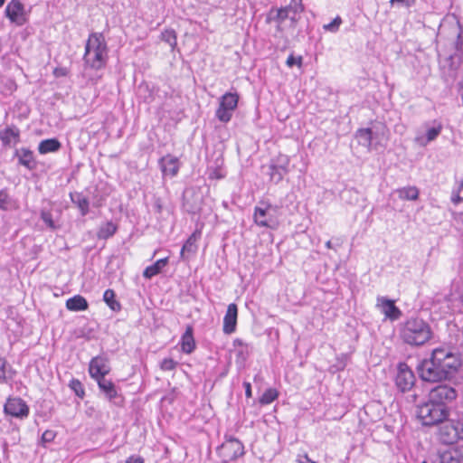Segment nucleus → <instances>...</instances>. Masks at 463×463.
<instances>
[{
	"instance_id": "1",
	"label": "nucleus",
	"mask_w": 463,
	"mask_h": 463,
	"mask_svg": "<svg viewBox=\"0 0 463 463\" xmlns=\"http://www.w3.org/2000/svg\"><path fill=\"white\" fill-rule=\"evenodd\" d=\"M462 44L463 40L459 32L457 33L456 41L449 43V51L445 48L438 50L440 75L448 87H451L458 77L462 60Z\"/></svg>"
},
{
	"instance_id": "2",
	"label": "nucleus",
	"mask_w": 463,
	"mask_h": 463,
	"mask_svg": "<svg viewBox=\"0 0 463 463\" xmlns=\"http://www.w3.org/2000/svg\"><path fill=\"white\" fill-rule=\"evenodd\" d=\"M399 336L410 346H421L432 337V331L425 320L418 317H411L400 324Z\"/></svg>"
},
{
	"instance_id": "3",
	"label": "nucleus",
	"mask_w": 463,
	"mask_h": 463,
	"mask_svg": "<svg viewBox=\"0 0 463 463\" xmlns=\"http://www.w3.org/2000/svg\"><path fill=\"white\" fill-rule=\"evenodd\" d=\"M84 65L95 71L104 68L108 61V46L100 33H92L85 44Z\"/></svg>"
},
{
	"instance_id": "4",
	"label": "nucleus",
	"mask_w": 463,
	"mask_h": 463,
	"mask_svg": "<svg viewBox=\"0 0 463 463\" xmlns=\"http://www.w3.org/2000/svg\"><path fill=\"white\" fill-rule=\"evenodd\" d=\"M449 407H441L430 400L417 407V416L424 426L441 424L449 418Z\"/></svg>"
},
{
	"instance_id": "5",
	"label": "nucleus",
	"mask_w": 463,
	"mask_h": 463,
	"mask_svg": "<svg viewBox=\"0 0 463 463\" xmlns=\"http://www.w3.org/2000/svg\"><path fill=\"white\" fill-rule=\"evenodd\" d=\"M437 438L444 445H453L463 440V414L445 420L438 430Z\"/></svg>"
},
{
	"instance_id": "6",
	"label": "nucleus",
	"mask_w": 463,
	"mask_h": 463,
	"mask_svg": "<svg viewBox=\"0 0 463 463\" xmlns=\"http://www.w3.org/2000/svg\"><path fill=\"white\" fill-rule=\"evenodd\" d=\"M435 357V361L439 362L440 367L451 378L461 366V359L449 346H439L431 352Z\"/></svg>"
},
{
	"instance_id": "7",
	"label": "nucleus",
	"mask_w": 463,
	"mask_h": 463,
	"mask_svg": "<svg viewBox=\"0 0 463 463\" xmlns=\"http://www.w3.org/2000/svg\"><path fill=\"white\" fill-rule=\"evenodd\" d=\"M417 371L424 382L436 383L449 379L446 371L440 367L439 362L435 361L432 354L429 359H424L418 364Z\"/></svg>"
},
{
	"instance_id": "8",
	"label": "nucleus",
	"mask_w": 463,
	"mask_h": 463,
	"mask_svg": "<svg viewBox=\"0 0 463 463\" xmlns=\"http://www.w3.org/2000/svg\"><path fill=\"white\" fill-rule=\"evenodd\" d=\"M224 439V441L216 449L222 463L234 461L245 454L244 445L240 439L228 435H225Z\"/></svg>"
},
{
	"instance_id": "9",
	"label": "nucleus",
	"mask_w": 463,
	"mask_h": 463,
	"mask_svg": "<svg viewBox=\"0 0 463 463\" xmlns=\"http://www.w3.org/2000/svg\"><path fill=\"white\" fill-rule=\"evenodd\" d=\"M276 213V206L265 202H260L254 209V222L260 227L276 229L279 224Z\"/></svg>"
},
{
	"instance_id": "10",
	"label": "nucleus",
	"mask_w": 463,
	"mask_h": 463,
	"mask_svg": "<svg viewBox=\"0 0 463 463\" xmlns=\"http://www.w3.org/2000/svg\"><path fill=\"white\" fill-rule=\"evenodd\" d=\"M457 397L458 392L453 387L448 384H440L430 391L428 400L441 405V407H449V404L454 402Z\"/></svg>"
},
{
	"instance_id": "11",
	"label": "nucleus",
	"mask_w": 463,
	"mask_h": 463,
	"mask_svg": "<svg viewBox=\"0 0 463 463\" xmlns=\"http://www.w3.org/2000/svg\"><path fill=\"white\" fill-rule=\"evenodd\" d=\"M394 382L397 389L402 392H409L414 386L416 382L415 374L406 363L400 362L397 364Z\"/></svg>"
},
{
	"instance_id": "12",
	"label": "nucleus",
	"mask_w": 463,
	"mask_h": 463,
	"mask_svg": "<svg viewBox=\"0 0 463 463\" xmlns=\"http://www.w3.org/2000/svg\"><path fill=\"white\" fill-rule=\"evenodd\" d=\"M4 412L11 417L24 420L29 416L30 408L22 398L9 397L4 405Z\"/></svg>"
},
{
	"instance_id": "13",
	"label": "nucleus",
	"mask_w": 463,
	"mask_h": 463,
	"mask_svg": "<svg viewBox=\"0 0 463 463\" xmlns=\"http://www.w3.org/2000/svg\"><path fill=\"white\" fill-rule=\"evenodd\" d=\"M99 391L104 394L105 398L117 406H123L124 397L119 393L118 388L115 383L106 377H101L97 381Z\"/></svg>"
},
{
	"instance_id": "14",
	"label": "nucleus",
	"mask_w": 463,
	"mask_h": 463,
	"mask_svg": "<svg viewBox=\"0 0 463 463\" xmlns=\"http://www.w3.org/2000/svg\"><path fill=\"white\" fill-rule=\"evenodd\" d=\"M5 13L10 22L18 26L25 24L28 21L24 5L20 0H11L5 7Z\"/></svg>"
},
{
	"instance_id": "15",
	"label": "nucleus",
	"mask_w": 463,
	"mask_h": 463,
	"mask_svg": "<svg viewBox=\"0 0 463 463\" xmlns=\"http://www.w3.org/2000/svg\"><path fill=\"white\" fill-rule=\"evenodd\" d=\"M109 371L110 368L105 357L96 356L90 362L89 373L90 377L95 381L101 379V377H106Z\"/></svg>"
},
{
	"instance_id": "16",
	"label": "nucleus",
	"mask_w": 463,
	"mask_h": 463,
	"mask_svg": "<svg viewBox=\"0 0 463 463\" xmlns=\"http://www.w3.org/2000/svg\"><path fill=\"white\" fill-rule=\"evenodd\" d=\"M377 307L385 317L392 321L399 319L402 316V311L395 306L394 301L385 297L377 298Z\"/></svg>"
},
{
	"instance_id": "17",
	"label": "nucleus",
	"mask_w": 463,
	"mask_h": 463,
	"mask_svg": "<svg viewBox=\"0 0 463 463\" xmlns=\"http://www.w3.org/2000/svg\"><path fill=\"white\" fill-rule=\"evenodd\" d=\"M238 317V307L232 303L228 306L226 314L223 317L222 330L224 334L231 335L236 331Z\"/></svg>"
},
{
	"instance_id": "18",
	"label": "nucleus",
	"mask_w": 463,
	"mask_h": 463,
	"mask_svg": "<svg viewBox=\"0 0 463 463\" xmlns=\"http://www.w3.org/2000/svg\"><path fill=\"white\" fill-rule=\"evenodd\" d=\"M2 145H16L20 142V130L14 125H7L0 129Z\"/></svg>"
},
{
	"instance_id": "19",
	"label": "nucleus",
	"mask_w": 463,
	"mask_h": 463,
	"mask_svg": "<svg viewBox=\"0 0 463 463\" xmlns=\"http://www.w3.org/2000/svg\"><path fill=\"white\" fill-rule=\"evenodd\" d=\"M161 170L164 175L175 176L179 170V160L176 156L166 155L159 161Z\"/></svg>"
},
{
	"instance_id": "20",
	"label": "nucleus",
	"mask_w": 463,
	"mask_h": 463,
	"mask_svg": "<svg viewBox=\"0 0 463 463\" xmlns=\"http://www.w3.org/2000/svg\"><path fill=\"white\" fill-rule=\"evenodd\" d=\"M292 5L280 8L272 7L267 14L266 23L270 24L271 22H276L277 24H282L289 17Z\"/></svg>"
},
{
	"instance_id": "21",
	"label": "nucleus",
	"mask_w": 463,
	"mask_h": 463,
	"mask_svg": "<svg viewBox=\"0 0 463 463\" xmlns=\"http://www.w3.org/2000/svg\"><path fill=\"white\" fill-rule=\"evenodd\" d=\"M182 352L187 354H192L196 347L195 340L194 337V328L192 326H187L184 333L180 340Z\"/></svg>"
},
{
	"instance_id": "22",
	"label": "nucleus",
	"mask_w": 463,
	"mask_h": 463,
	"mask_svg": "<svg viewBox=\"0 0 463 463\" xmlns=\"http://www.w3.org/2000/svg\"><path fill=\"white\" fill-rule=\"evenodd\" d=\"M70 198L73 204L77 206L81 216H86L90 213V199L83 193H70Z\"/></svg>"
},
{
	"instance_id": "23",
	"label": "nucleus",
	"mask_w": 463,
	"mask_h": 463,
	"mask_svg": "<svg viewBox=\"0 0 463 463\" xmlns=\"http://www.w3.org/2000/svg\"><path fill=\"white\" fill-rule=\"evenodd\" d=\"M438 463H463V454L458 449H446L439 452Z\"/></svg>"
},
{
	"instance_id": "24",
	"label": "nucleus",
	"mask_w": 463,
	"mask_h": 463,
	"mask_svg": "<svg viewBox=\"0 0 463 463\" xmlns=\"http://www.w3.org/2000/svg\"><path fill=\"white\" fill-rule=\"evenodd\" d=\"M15 156L18 157L19 164L25 166L28 170L36 168V161L31 150L24 147L16 149Z\"/></svg>"
},
{
	"instance_id": "25",
	"label": "nucleus",
	"mask_w": 463,
	"mask_h": 463,
	"mask_svg": "<svg viewBox=\"0 0 463 463\" xmlns=\"http://www.w3.org/2000/svg\"><path fill=\"white\" fill-rule=\"evenodd\" d=\"M375 126L372 128H359L355 132V139L359 145H372V142L376 137Z\"/></svg>"
},
{
	"instance_id": "26",
	"label": "nucleus",
	"mask_w": 463,
	"mask_h": 463,
	"mask_svg": "<svg viewBox=\"0 0 463 463\" xmlns=\"http://www.w3.org/2000/svg\"><path fill=\"white\" fill-rule=\"evenodd\" d=\"M167 257L156 260L153 265H150L145 269V270L143 271L144 278L150 279L154 276H156L161 272L162 269L167 265Z\"/></svg>"
},
{
	"instance_id": "27",
	"label": "nucleus",
	"mask_w": 463,
	"mask_h": 463,
	"mask_svg": "<svg viewBox=\"0 0 463 463\" xmlns=\"http://www.w3.org/2000/svg\"><path fill=\"white\" fill-rule=\"evenodd\" d=\"M89 305L85 298L76 295L66 301V307L71 311H83L88 308Z\"/></svg>"
},
{
	"instance_id": "28",
	"label": "nucleus",
	"mask_w": 463,
	"mask_h": 463,
	"mask_svg": "<svg viewBox=\"0 0 463 463\" xmlns=\"http://www.w3.org/2000/svg\"><path fill=\"white\" fill-rule=\"evenodd\" d=\"M88 194L90 203L95 208L101 207L107 198V194L102 193L98 186H95L92 190L88 189Z\"/></svg>"
},
{
	"instance_id": "29",
	"label": "nucleus",
	"mask_w": 463,
	"mask_h": 463,
	"mask_svg": "<svg viewBox=\"0 0 463 463\" xmlns=\"http://www.w3.org/2000/svg\"><path fill=\"white\" fill-rule=\"evenodd\" d=\"M400 199L416 201L419 198L420 191L416 186L409 185L396 190Z\"/></svg>"
},
{
	"instance_id": "30",
	"label": "nucleus",
	"mask_w": 463,
	"mask_h": 463,
	"mask_svg": "<svg viewBox=\"0 0 463 463\" xmlns=\"http://www.w3.org/2000/svg\"><path fill=\"white\" fill-rule=\"evenodd\" d=\"M199 236L200 235H197L196 232H194L193 234H191L189 236V238L186 240V241L184 242V244L183 245V247L181 249L180 255H181L182 259L186 258L185 253L194 254L196 252V250H197L196 241H197Z\"/></svg>"
},
{
	"instance_id": "31",
	"label": "nucleus",
	"mask_w": 463,
	"mask_h": 463,
	"mask_svg": "<svg viewBox=\"0 0 463 463\" xmlns=\"http://www.w3.org/2000/svg\"><path fill=\"white\" fill-rule=\"evenodd\" d=\"M103 300L108 307L114 312H119L121 310V304L116 298V293L113 289L108 288L103 294Z\"/></svg>"
},
{
	"instance_id": "32",
	"label": "nucleus",
	"mask_w": 463,
	"mask_h": 463,
	"mask_svg": "<svg viewBox=\"0 0 463 463\" xmlns=\"http://www.w3.org/2000/svg\"><path fill=\"white\" fill-rule=\"evenodd\" d=\"M288 173V169L278 167L275 165L269 164L268 175H269V181L273 184H279Z\"/></svg>"
},
{
	"instance_id": "33",
	"label": "nucleus",
	"mask_w": 463,
	"mask_h": 463,
	"mask_svg": "<svg viewBox=\"0 0 463 463\" xmlns=\"http://www.w3.org/2000/svg\"><path fill=\"white\" fill-rule=\"evenodd\" d=\"M118 227L116 224L112 222H107L99 228L97 237L100 240H107L112 237L116 233Z\"/></svg>"
},
{
	"instance_id": "34",
	"label": "nucleus",
	"mask_w": 463,
	"mask_h": 463,
	"mask_svg": "<svg viewBox=\"0 0 463 463\" xmlns=\"http://www.w3.org/2000/svg\"><path fill=\"white\" fill-rule=\"evenodd\" d=\"M13 113L19 120H24L28 118L31 109L27 103L19 100L14 105Z\"/></svg>"
},
{
	"instance_id": "35",
	"label": "nucleus",
	"mask_w": 463,
	"mask_h": 463,
	"mask_svg": "<svg viewBox=\"0 0 463 463\" xmlns=\"http://www.w3.org/2000/svg\"><path fill=\"white\" fill-rule=\"evenodd\" d=\"M239 102V95L234 92H226L223 94L219 100V103L222 104V106H224L226 108H229L232 110H235Z\"/></svg>"
},
{
	"instance_id": "36",
	"label": "nucleus",
	"mask_w": 463,
	"mask_h": 463,
	"mask_svg": "<svg viewBox=\"0 0 463 463\" xmlns=\"http://www.w3.org/2000/svg\"><path fill=\"white\" fill-rule=\"evenodd\" d=\"M192 194L193 195L195 194V192L194 190H186L184 193L183 195V206L189 213H195L200 210V203L199 202H190L189 194Z\"/></svg>"
},
{
	"instance_id": "37",
	"label": "nucleus",
	"mask_w": 463,
	"mask_h": 463,
	"mask_svg": "<svg viewBox=\"0 0 463 463\" xmlns=\"http://www.w3.org/2000/svg\"><path fill=\"white\" fill-rule=\"evenodd\" d=\"M14 201L5 189L0 190V210L11 211L14 208Z\"/></svg>"
},
{
	"instance_id": "38",
	"label": "nucleus",
	"mask_w": 463,
	"mask_h": 463,
	"mask_svg": "<svg viewBox=\"0 0 463 463\" xmlns=\"http://www.w3.org/2000/svg\"><path fill=\"white\" fill-rule=\"evenodd\" d=\"M233 112V110L224 106H222V104L219 103V106L215 111V117L219 121L222 123H227L232 119Z\"/></svg>"
},
{
	"instance_id": "39",
	"label": "nucleus",
	"mask_w": 463,
	"mask_h": 463,
	"mask_svg": "<svg viewBox=\"0 0 463 463\" xmlns=\"http://www.w3.org/2000/svg\"><path fill=\"white\" fill-rule=\"evenodd\" d=\"M279 397V392L275 388H268L260 397L259 402L261 405H268Z\"/></svg>"
},
{
	"instance_id": "40",
	"label": "nucleus",
	"mask_w": 463,
	"mask_h": 463,
	"mask_svg": "<svg viewBox=\"0 0 463 463\" xmlns=\"http://www.w3.org/2000/svg\"><path fill=\"white\" fill-rule=\"evenodd\" d=\"M160 39L168 43L172 50H174L177 44L176 33L174 29H165L161 33Z\"/></svg>"
},
{
	"instance_id": "41",
	"label": "nucleus",
	"mask_w": 463,
	"mask_h": 463,
	"mask_svg": "<svg viewBox=\"0 0 463 463\" xmlns=\"http://www.w3.org/2000/svg\"><path fill=\"white\" fill-rule=\"evenodd\" d=\"M442 125L439 122L434 121L431 126H427L426 128V139L428 142L435 140V138L440 134Z\"/></svg>"
},
{
	"instance_id": "42",
	"label": "nucleus",
	"mask_w": 463,
	"mask_h": 463,
	"mask_svg": "<svg viewBox=\"0 0 463 463\" xmlns=\"http://www.w3.org/2000/svg\"><path fill=\"white\" fill-rule=\"evenodd\" d=\"M451 202L454 204H458L463 202V178L456 184L451 193Z\"/></svg>"
},
{
	"instance_id": "43",
	"label": "nucleus",
	"mask_w": 463,
	"mask_h": 463,
	"mask_svg": "<svg viewBox=\"0 0 463 463\" xmlns=\"http://www.w3.org/2000/svg\"><path fill=\"white\" fill-rule=\"evenodd\" d=\"M69 387L74 392L76 396H78L80 399H83L85 396V390L83 387V384L78 379H72L71 380L69 383Z\"/></svg>"
},
{
	"instance_id": "44",
	"label": "nucleus",
	"mask_w": 463,
	"mask_h": 463,
	"mask_svg": "<svg viewBox=\"0 0 463 463\" xmlns=\"http://www.w3.org/2000/svg\"><path fill=\"white\" fill-rule=\"evenodd\" d=\"M270 164L278 167L288 169L289 157L286 155H279L276 158L271 159Z\"/></svg>"
},
{
	"instance_id": "45",
	"label": "nucleus",
	"mask_w": 463,
	"mask_h": 463,
	"mask_svg": "<svg viewBox=\"0 0 463 463\" xmlns=\"http://www.w3.org/2000/svg\"><path fill=\"white\" fill-rule=\"evenodd\" d=\"M56 436H57V432L55 430H46L42 435L41 441H40L41 446L46 447V445L48 443H51L54 440Z\"/></svg>"
},
{
	"instance_id": "46",
	"label": "nucleus",
	"mask_w": 463,
	"mask_h": 463,
	"mask_svg": "<svg viewBox=\"0 0 463 463\" xmlns=\"http://www.w3.org/2000/svg\"><path fill=\"white\" fill-rule=\"evenodd\" d=\"M41 219L43 222L52 230H56L58 228V225L54 222L52 219V214L49 211H42L41 213Z\"/></svg>"
},
{
	"instance_id": "47",
	"label": "nucleus",
	"mask_w": 463,
	"mask_h": 463,
	"mask_svg": "<svg viewBox=\"0 0 463 463\" xmlns=\"http://www.w3.org/2000/svg\"><path fill=\"white\" fill-rule=\"evenodd\" d=\"M342 22V18L339 15H337L331 23L324 24L323 28L325 31L336 33L338 32Z\"/></svg>"
},
{
	"instance_id": "48",
	"label": "nucleus",
	"mask_w": 463,
	"mask_h": 463,
	"mask_svg": "<svg viewBox=\"0 0 463 463\" xmlns=\"http://www.w3.org/2000/svg\"><path fill=\"white\" fill-rule=\"evenodd\" d=\"M151 207L155 213L161 214L164 209L163 200L160 197L154 195L152 198Z\"/></svg>"
},
{
	"instance_id": "49",
	"label": "nucleus",
	"mask_w": 463,
	"mask_h": 463,
	"mask_svg": "<svg viewBox=\"0 0 463 463\" xmlns=\"http://www.w3.org/2000/svg\"><path fill=\"white\" fill-rule=\"evenodd\" d=\"M177 364L178 363L172 358H164L160 363V368L163 371H173Z\"/></svg>"
},
{
	"instance_id": "50",
	"label": "nucleus",
	"mask_w": 463,
	"mask_h": 463,
	"mask_svg": "<svg viewBox=\"0 0 463 463\" xmlns=\"http://www.w3.org/2000/svg\"><path fill=\"white\" fill-rule=\"evenodd\" d=\"M303 63V57L298 56L295 57L293 52L289 54L286 61V64L288 67L292 68L293 66L297 65L298 67H301Z\"/></svg>"
},
{
	"instance_id": "51",
	"label": "nucleus",
	"mask_w": 463,
	"mask_h": 463,
	"mask_svg": "<svg viewBox=\"0 0 463 463\" xmlns=\"http://www.w3.org/2000/svg\"><path fill=\"white\" fill-rule=\"evenodd\" d=\"M226 175L225 171L221 167H215L213 169L209 170V178L210 179H222Z\"/></svg>"
},
{
	"instance_id": "52",
	"label": "nucleus",
	"mask_w": 463,
	"mask_h": 463,
	"mask_svg": "<svg viewBox=\"0 0 463 463\" xmlns=\"http://www.w3.org/2000/svg\"><path fill=\"white\" fill-rule=\"evenodd\" d=\"M6 366L7 362L5 358H0V383H6Z\"/></svg>"
},
{
	"instance_id": "53",
	"label": "nucleus",
	"mask_w": 463,
	"mask_h": 463,
	"mask_svg": "<svg viewBox=\"0 0 463 463\" xmlns=\"http://www.w3.org/2000/svg\"><path fill=\"white\" fill-rule=\"evenodd\" d=\"M292 9L290 14H298L304 11V5L302 4V0H299L298 2H291Z\"/></svg>"
},
{
	"instance_id": "54",
	"label": "nucleus",
	"mask_w": 463,
	"mask_h": 463,
	"mask_svg": "<svg viewBox=\"0 0 463 463\" xmlns=\"http://www.w3.org/2000/svg\"><path fill=\"white\" fill-rule=\"evenodd\" d=\"M297 462L298 463H317V462L311 460L307 453L298 454L297 457Z\"/></svg>"
},
{
	"instance_id": "55",
	"label": "nucleus",
	"mask_w": 463,
	"mask_h": 463,
	"mask_svg": "<svg viewBox=\"0 0 463 463\" xmlns=\"http://www.w3.org/2000/svg\"><path fill=\"white\" fill-rule=\"evenodd\" d=\"M390 2L392 5L397 3L401 5L407 6V7H411L415 4V0H390Z\"/></svg>"
},
{
	"instance_id": "56",
	"label": "nucleus",
	"mask_w": 463,
	"mask_h": 463,
	"mask_svg": "<svg viewBox=\"0 0 463 463\" xmlns=\"http://www.w3.org/2000/svg\"><path fill=\"white\" fill-rule=\"evenodd\" d=\"M68 74V70L66 68H63V67H58V68H55L54 71H53V75L57 78L59 77H64Z\"/></svg>"
},
{
	"instance_id": "57",
	"label": "nucleus",
	"mask_w": 463,
	"mask_h": 463,
	"mask_svg": "<svg viewBox=\"0 0 463 463\" xmlns=\"http://www.w3.org/2000/svg\"><path fill=\"white\" fill-rule=\"evenodd\" d=\"M40 154H47L49 152H56L60 146H38Z\"/></svg>"
},
{
	"instance_id": "58",
	"label": "nucleus",
	"mask_w": 463,
	"mask_h": 463,
	"mask_svg": "<svg viewBox=\"0 0 463 463\" xmlns=\"http://www.w3.org/2000/svg\"><path fill=\"white\" fill-rule=\"evenodd\" d=\"M126 463H144V458L141 456L132 455L127 458Z\"/></svg>"
},
{
	"instance_id": "59",
	"label": "nucleus",
	"mask_w": 463,
	"mask_h": 463,
	"mask_svg": "<svg viewBox=\"0 0 463 463\" xmlns=\"http://www.w3.org/2000/svg\"><path fill=\"white\" fill-rule=\"evenodd\" d=\"M248 354L249 353L246 354L245 349L243 347H240L236 350V356L241 361H245L248 357Z\"/></svg>"
},
{
	"instance_id": "60",
	"label": "nucleus",
	"mask_w": 463,
	"mask_h": 463,
	"mask_svg": "<svg viewBox=\"0 0 463 463\" xmlns=\"http://www.w3.org/2000/svg\"><path fill=\"white\" fill-rule=\"evenodd\" d=\"M234 347H243L245 349L246 354H248V346L243 344L242 340L240 338H236L233 340Z\"/></svg>"
},
{
	"instance_id": "61",
	"label": "nucleus",
	"mask_w": 463,
	"mask_h": 463,
	"mask_svg": "<svg viewBox=\"0 0 463 463\" xmlns=\"http://www.w3.org/2000/svg\"><path fill=\"white\" fill-rule=\"evenodd\" d=\"M243 387L245 389V395L247 398H250L252 396V392H251V385L249 382H244L243 383Z\"/></svg>"
},
{
	"instance_id": "62",
	"label": "nucleus",
	"mask_w": 463,
	"mask_h": 463,
	"mask_svg": "<svg viewBox=\"0 0 463 463\" xmlns=\"http://www.w3.org/2000/svg\"><path fill=\"white\" fill-rule=\"evenodd\" d=\"M39 145H61L56 138H48L40 141Z\"/></svg>"
},
{
	"instance_id": "63",
	"label": "nucleus",
	"mask_w": 463,
	"mask_h": 463,
	"mask_svg": "<svg viewBox=\"0 0 463 463\" xmlns=\"http://www.w3.org/2000/svg\"><path fill=\"white\" fill-rule=\"evenodd\" d=\"M458 94L460 96L462 106H463V80H460L458 83Z\"/></svg>"
},
{
	"instance_id": "64",
	"label": "nucleus",
	"mask_w": 463,
	"mask_h": 463,
	"mask_svg": "<svg viewBox=\"0 0 463 463\" xmlns=\"http://www.w3.org/2000/svg\"><path fill=\"white\" fill-rule=\"evenodd\" d=\"M298 14H290L289 13V17L288 19H289L292 23V24L295 26V24L298 23V17L297 16Z\"/></svg>"
}]
</instances>
